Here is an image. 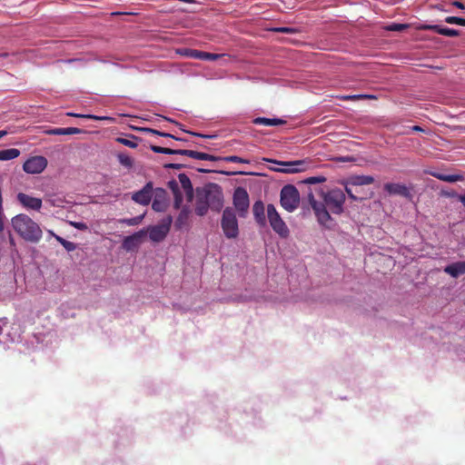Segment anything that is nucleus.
I'll use <instances>...</instances> for the list:
<instances>
[{
    "label": "nucleus",
    "instance_id": "46",
    "mask_svg": "<svg viewBox=\"0 0 465 465\" xmlns=\"http://www.w3.org/2000/svg\"><path fill=\"white\" fill-rule=\"evenodd\" d=\"M345 192L351 200H353V201L358 200V198L353 194V193L350 187L345 186Z\"/></svg>",
    "mask_w": 465,
    "mask_h": 465
},
{
    "label": "nucleus",
    "instance_id": "13",
    "mask_svg": "<svg viewBox=\"0 0 465 465\" xmlns=\"http://www.w3.org/2000/svg\"><path fill=\"white\" fill-rule=\"evenodd\" d=\"M181 54L185 55L187 57L200 59V60H209L215 61L220 58L222 55L218 54L207 53L203 51H199L195 49L184 48L179 52Z\"/></svg>",
    "mask_w": 465,
    "mask_h": 465
},
{
    "label": "nucleus",
    "instance_id": "43",
    "mask_svg": "<svg viewBox=\"0 0 465 465\" xmlns=\"http://www.w3.org/2000/svg\"><path fill=\"white\" fill-rule=\"evenodd\" d=\"M49 134L54 135H65V128H54L47 132Z\"/></svg>",
    "mask_w": 465,
    "mask_h": 465
},
{
    "label": "nucleus",
    "instance_id": "15",
    "mask_svg": "<svg viewBox=\"0 0 465 465\" xmlns=\"http://www.w3.org/2000/svg\"><path fill=\"white\" fill-rule=\"evenodd\" d=\"M252 213L256 223L261 227L267 224V215H265V206L262 201H256L252 205Z\"/></svg>",
    "mask_w": 465,
    "mask_h": 465
},
{
    "label": "nucleus",
    "instance_id": "37",
    "mask_svg": "<svg viewBox=\"0 0 465 465\" xmlns=\"http://www.w3.org/2000/svg\"><path fill=\"white\" fill-rule=\"evenodd\" d=\"M445 22L450 25H459L461 26H465V18H460L457 16H447L445 18Z\"/></svg>",
    "mask_w": 465,
    "mask_h": 465
},
{
    "label": "nucleus",
    "instance_id": "38",
    "mask_svg": "<svg viewBox=\"0 0 465 465\" xmlns=\"http://www.w3.org/2000/svg\"><path fill=\"white\" fill-rule=\"evenodd\" d=\"M343 100H359V99H375L374 95L370 94H356V95H346L342 97Z\"/></svg>",
    "mask_w": 465,
    "mask_h": 465
},
{
    "label": "nucleus",
    "instance_id": "53",
    "mask_svg": "<svg viewBox=\"0 0 465 465\" xmlns=\"http://www.w3.org/2000/svg\"><path fill=\"white\" fill-rule=\"evenodd\" d=\"M6 134V131H0V138L4 137Z\"/></svg>",
    "mask_w": 465,
    "mask_h": 465
},
{
    "label": "nucleus",
    "instance_id": "12",
    "mask_svg": "<svg viewBox=\"0 0 465 465\" xmlns=\"http://www.w3.org/2000/svg\"><path fill=\"white\" fill-rule=\"evenodd\" d=\"M153 183H147L140 191L134 193L132 199L142 205H148L153 198Z\"/></svg>",
    "mask_w": 465,
    "mask_h": 465
},
{
    "label": "nucleus",
    "instance_id": "44",
    "mask_svg": "<svg viewBox=\"0 0 465 465\" xmlns=\"http://www.w3.org/2000/svg\"><path fill=\"white\" fill-rule=\"evenodd\" d=\"M183 164H181V163H166L164 164V168L165 169H175V170H180L182 168H183Z\"/></svg>",
    "mask_w": 465,
    "mask_h": 465
},
{
    "label": "nucleus",
    "instance_id": "54",
    "mask_svg": "<svg viewBox=\"0 0 465 465\" xmlns=\"http://www.w3.org/2000/svg\"><path fill=\"white\" fill-rule=\"evenodd\" d=\"M4 230V220L0 221V232Z\"/></svg>",
    "mask_w": 465,
    "mask_h": 465
},
{
    "label": "nucleus",
    "instance_id": "16",
    "mask_svg": "<svg viewBox=\"0 0 465 465\" xmlns=\"http://www.w3.org/2000/svg\"><path fill=\"white\" fill-rule=\"evenodd\" d=\"M282 168L277 169L279 172L285 173H295L304 170L303 161H292V162H279Z\"/></svg>",
    "mask_w": 465,
    "mask_h": 465
},
{
    "label": "nucleus",
    "instance_id": "42",
    "mask_svg": "<svg viewBox=\"0 0 465 465\" xmlns=\"http://www.w3.org/2000/svg\"><path fill=\"white\" fill-rule=\"evenodd\" d=\"M71 225L74 226L75 229H78L81 231H85L88 229V226L86 225V223H81V222H72Z\"/></svg>",
    "mask_w": 465,
    "mask_h": 465
},
{
    "label": "nucleus",
    "instance_id": "5",
    "mask_svg": "<svg viewBox=\"0 0 465 465\" xmlns=\"http://www.w3.org/2000/svg\"><path fill=\"white\" fill-rule=\"evenodd\" d=\"M267 220L275 233L281 238L286 239L290 235V230L277 212L275 206L269 203L266 207Z\"/></svg>",
    "mask_w": 465,
    "mask_h": 465
},
{
    "label": "nucleus",
    "instance_id": "50",
    "mask_svg": "<svg viewBox=\"0 0 465 465\" xmlns=\"http://www.w3.org/2000/svg\"><path fill=\"white\" fill-rule=\"evenodd\" d=\"M458 200L465 206V194L458 195Z\"/></svg>",
    "mask_w": 465,
    "mask_h": 465
},
{
    "label": "nucleus",
    "instance_id": "36",
    "mask_svg": "<svg viewBox=\"0 0 465 465\" xmlns=\"http://www.w3.org/2000/svg\"><path fill=\"white\" fill-rule=\"evenodd\" d=\"M220 160L230 162V163H249V160L243 159L242 157L236 155H230L225 157H221Z\"/></svg>",
    "mask_w": 465,
    "mask_h": 465
},
{
    "label": "nucleus",
    "instance_id": "40",
    "mask_svg": "<svg viewBox=\"0 0 465 465\" xmlns=\"http://www.w3.org/2000/svg\"><path fill=\"white\" fill-rule=\"evenodd\" d=\"M325 180H326V178L323 176H312V177H309L306 180V183H310V184H314V183H323V182H325Z\"/></svg>",
    "mask_w": 465,
    "mask_h": 465
},
{
    "label": "nucleus",
    "instance_id": "11",
    "mask_svg": "<svg viewBox=\"0 0 465 465\" xmlns=\"http://www.w3.org/2000/svg\"><path fill=\"white\" fill-rule=\"evenodd\" d=\"M18 203L27 210L39 211L42 208V199L33 197L24 193H18L16 195Z\"/></svg>",
    "mask_w": 465,
    "mask_h": 465
},
{
    "label": "nucleus",
    "instance_id": "2",
    "mask_svg": "<svg viewBox=\"0 0 465 465\" xmlns=\"http://www.w3.org/2000/svg\"><path fill=\"white\" fill-rule=\"evenodd\" d=\"M15 232L25 241L36 243L43 237V232L33 219L25 213H19L11 219Z\"/></svg>",
    "mask_w": 465,
    "mask_h": 465
},
{
    "label": "nucleus",
    "instance_id": "41",
    "mask_svg": "<svg viewBox=\"0 0 465 465\" xmlns=\"http://www.w3.org/2000/svg\"><path fill=\"white\" fill-rule=\"evenodd\" d=\"M83 133H84V130L76 128V127H67V128H65V135L78 134H83Z\"/></svg>",
    "mask_w": 465,
    "mask_h": 465
},
{
    "label": "nucleus",
    "instance_id": "29",
    "mask_svg": "<svg viewBox=\"0 0 465 465\" xmlns=\"http://www.w3.org/2000/svg\"><path fill=\"white\" fill-rule=\"evenodd\" d=\"M150 149L156 153H164V154H179L180 155V150L181 149H173V148H167V147H162L158 145H151Z\"/></svg>",
    "mask_w": 465,
    "mask_h": 465
},
{
    "label": "nucleus",
    "instance_id": "35",
    "mask_svg": "<svg viewBox=\"0 0 465 465\" xmlns=\"http://www.w3.org/2000/svg\"><path fill=\"white\" fill-rule=\"evenodd\" d=\"M143 132H145L147 134H156V135H159V136H162V137H170V138H173V139H175V140H181L180 138H177V137H175L174 135H173L171 134L160 132V131H157V130H154V129H152V128H144Z\"/></svg>",
    "mask_w": 465,
    "mask_h": 465
},
{
    "label": "nucleus",
    "instance_id": "9",
    "mask_svg": "<svg viewBox=\"0 0 465 465\" xmlns=\"http://www.w3.org/2000/svg\"><path fill=\"white\" fill-rule=\"evenodd\" d=\"M47 166V160L44 156H32L23 164V170L31 174L42 173Z\"/></svg>",
    "mask_w": 465,
    "mask_h": 465
},
{
    "label": "nucleus",
    "instance_id": "3",
    "mask_svg": "<svg viewBox=\"0 0 465 465\" xmlns=\"http://www.w3.org/2000/svg\"><path fill=\"white\" fill-rule=\"evenodd\" d=\"M200 193L210 205V209L220 212L223 206V193L220 185L210 183L203 189L199 190Z\"/></svg>",
    "mask_w": 465,
    "mask_h": 465
},
{
    "label": "nucleus",
    "instance_id": "8",
    "mask_svg": "<svg viewBox=\"0 0 465 465\" xmlns=\"http://www.w3.org/2000/svg\"><path fill=\"white\" fill-rule=\"evenodd\" d=\"M233 205L237 210L240 217H246L248 213L250 200L247 191L242 187H237L233 193Z\"/></svg>",
    "mask_w": 465,
    "mask_h": 465
},
{
    "label": "nucleus",
    "instance_id": "48",
    "mask_svg": "<svg viewBox=\"0 0 465 465\" xmlns=\"http://www.w3.org/2000/svg\"><path fill=\"white\" fill-rule=\"evenodd\" d=\"M189 134H191L193 136L203 137V138H213V137H214V135H206V134H202L194 133V132H189Z\"/></svg>",
    "mask_w": 465,
    "mask_h": 465
},
{
    "label": "nucleus",
    "instance_id": "6",
    "mask_svg": "<svg viewBox=\"0 0 465 465\" xmlns=\"http://www.w3.org/2000/svg\"><path fill=\"white\" fill-rule=\"evenodd\" d=\"M280 203L282 208L292 213L300 203V193L297 188L292 184H287L281 191Z\"/></svg>",
    "mask_w": 465,
    "mask_h": 465
},
{
    "label": "nucleus",
    "instance_id": "1",
    "mask_svg": "<svg viewBox=\"0 0 465 465\" xmlns=\"http://www.w3.org/2000/svg\"><path fill=\"white\" fill-rule=\"evenodd\" d=\"M322 202L315 200L312 193H309L308 200L314 211L318 222L322 225H327L331 221L330 212L333 214H341L343 212L345 203V193L339 188L321 192Z\"/></svg>",
    "mask_w": 465,
    "mask_h": 465
},
{
    "label": "nucleus",
    "instance_id": "18",
    "mask_svg": "<svg viewBox=\"0 0 465 465\" xmlns=\"http://www.w3.org/2000/svg\"><path fill=\"white\" fill-rule=\"evenodd\" d=\"M422 29L432 31L440 35L449 37H456L460 35V32L458 30L448 27H441L438 25H425L422 26Z\"/></svg>",
    "mask_w": 465,
    "mask_h": 465
},
{
    "label": "nucleus",
    "instance_id": "52",
    "mask_svg": "<svg viewBox=\"0 0 465 465\" xmlns=\"http://www.w3.org/2000/svg\"><path fill=\"white\" fill-rule=\"evenodd\" d=\"M198 172H200V173H210V172H211V170L202 169V168H201V169H198Z\"/></svg>",
    "mask_w": 465,
    "mask_h": 465
},
{
    "label": "nucleus",
    "instance_id": "47",
    "mask_svg": "<svg viewBox=\"0 0 465 465\" xmlns=\"http://www.w3.org/2000/svg\"><path fill=\"white\" fill-rule=\"evenodd\" d=\"M451 5H452L453 6H456V7H457V8H459V9H461V10L465 9V5H464V4H463V3H461V2H460V1H453V2L451 3Z\"/></svg>",
    "mask_w": 465,
    "mask_h": 465
},
{
    "label": "nucleus",
    "instance_id": "14",
    "mask_svg": "<svg viewBox=\"0 0 465 465\" xmlns=\"http://www.w3.org/2000/svg\"><path fill=\"white\" fill-rule=\"evenodd\" d=\"M145 235V232L141 230L130 236H126L123 240L122 246L126 251H133L140 245L143 237Z\"/></svg>",
    "mask_w": 465,
    "mask_h": 465
},
{
    "label": "nucleus",
    "instance_id": "45",
    "mask_svg": "<svg viewBox=\"0 0 465 465\" xmlns=\"http://www.w3.org/2000/svg\"><path fill=\"white\" fill-rule=\"evenodd\" d=\"M406 27H407V25H403V24H393V25H391L390 26V30H392V31H401V30H403Z\"/></svg>",
    "mask_w": 465,
    "mask_h": 465
},
{
    "label": "nucleus",
    "instance_id": "17",
    "mask_svg": "<svg viewBox=\"0 0 465 465\" xmlns=\"http://www.w3.org/2000/svg\"><path fill=\"white\" fill-rule=\"evenodd\" d=\"M384 190L393 195H401L406 198L411 197L410 190L401 183H388L384 184Z\"/></svg>",
    "mask_w": 465,
    "mask_h": 465
},
{
    "label": "nucleus",
    "instance_id": "27",
    "mask_svg": "<svg viewBox=\"0 0 465 465\" xmlns=\"http://www.w3.org/2000/svg\"><path fill=\"white\" fill-rule=\"evenodd\" d=\"M430 175L447 183H456L463 180L460 174H443L438 172H426Z\"/></svg>",
    "mask_w": 465,
    "mask_h": 465
},
{
    "label": "nucleus",
    "instance_id": "22",
    "mask_svg": "<svg viewBox=\"0 0 465 465\" xmlns=\"http://www.w3.org/2000/svg\"><path fill=\"white\" fill-rule=\"evenodd\" d=\"M178 178L182 187L185 192L188 201L191 202L193 198V188L190 178L185 173H180Z\"/></svg>",
    "mask_w": 465,
    "mask_h": 465
},
{
    "label": "nucleus",
    "instance_id": "21",
    "mask_svg": "<svg viewBox=\"0 0 465 465\" xmlns=\"http://www.w3.org/2000/svg\"><path fill=\"white\" fill-rule=\"evenodd\" d=\"M168 187L171 189V191L173 193L174 201H173V208L175 210H178L181 208L183 196V193L179 188V184L175 180H172L168 182Z\"/></svg>",
    "mask_w": 465,
    "mask_h": 465
},
{
    "label": "nucleus",
    "instance_id": "7",
    "mask_svg": "<svg viewBox=\"0 0 465 465\" xmlns=\"http://www.w3.org/2000/svg\"><path fill=\"white\" fill-rule=\"evenodd\" d=\"M173 223L172 215H167L162 222L148 229L149 238L154 242H160L167 236Z\"/></svg>",
    "mask_w": 465,
    "mask_h": 465
},
{
    "label": "nucleus",
    "instance_id": "31",
    "mask_svg": "<svg viewBox=\"0 0 465 465\" xmlns=\"http://www.w3.org/2000/svg\"><path fill=\"white\" fill-rule=\"evenodd\" d=\"M66 115L76 117V118H84V119H92L96 121H104L108 120L109 117L106 116H97L94 114H75V113H67Z\"/></svg>",
    "mask_w": 465,
    "mask_h": 465
},
{
    "label": "nucleus",
    "instance_id": "33",
    "mask_svg": "<svg viewBox=\"0 0 465 465\" xmlns=\"http://www.w3.org/2000/svg\"><path fill=\"white\" fill-rule=\"evenodd\" d=\"M143 214L138 215L133 218L121 219L119 223L126 224L128 226L138 225L143 219Z\"/></svg>",
    "mask_w": 465,
    "mask_h": 465
},
{
    "label": "nucleus",
    "instance_id": "20",
    "mask_svg": "<svg viewBox=\"0 0 465 465\" xmlns=\"http://www.w3.org/2000/svg\"><path fill=\"white\" fill-rule=\"evenodd\" d=\"M444 272L453 278H458L465 273V261L456 262L447 265L444 268Z\"/></svg>",
    "mask_w": 465,
    "mask_h": 465
},
{
    "label": "nucleus",
    "instance_id": "23",
    "mask_svg": "<svg viewBox=\"0 0 465 465\" xmlns=\"http://www.w3.org/2000/svg\"><path fill=\"white\" fill-rule=\"evenodd\" d=\"M374 183V178L371 175H353L349 178L348 184L353 186L368 185Z\"/></svg>",
    "mask_w": 465,
    "mask_h": 465
},
{
    "label": "nucleus",
    "instance_id": "24",
    "mask_svg": "<svg viewBox=\"0 0 465 465\" xmlns=\"http://www.w3.org/2000/svg\"><path fill=\"white\" fill-rule=\"evenodd\" d=\"M210 208V205L197 190V198L195 203V213L198 216H204Z\"/></svg>",
    "mask_w": 465,
    "mask_h": 465
},
{
    "label": "nucleus",
    "instance_id": "51",
    "mask_svg": "<svg viewBox=\"0 0 465 465\" xmlns=\"http://www.w3.org/2000/svg\"><path fill=\"white\" fill-rule=\"evenodd\" d=\"M446 195H448V196H450V197H454V196H456V197L458 198V195H459V194H457L456 193L452 192V193H446Z\"/></svg>",
    "mask_w": 465,
    "mask_h": 465
},
{
    "label": "nucleus",
    "instance_id": "30",
    "mask_svg": "<svg viewBox=\"0 0 465 465\" xmlns=\"http://www.w3.org/2000/svg\"><path fill=\"white\" fill-rule=\"evenodd\" d=\"M52 235L54 237V239L63 245V247L67 251V252H73L76 249V245L74 242H69L65 239H64L63 237L59 236V235H56L54 233L52 232Z\"/></svg>",
    "mask_w": 465,
    "mask_h": 465
},
{
    "label": "nucleus",
    "instance_id": "32",
    "mask_svg": "<svg viewBox=\"0 0 465 465\" xmlns=\"http://www.w3.org/2000/svg\"><path fill=\"white\" fill-rule=\"evenodd\" d=\"M119 163L127 168H132L134 165V160L126 153H119L117 155Z\"/></svg>",
    "mask_w": 465,
    "mask_h": 465
},
{
    "label": "nucleus",
    "instance_id": "34",
    "mask_svg": "<svg viewBox=\"0 0 465 465\" xmlns=\"http://www.w3.org/2000/svg\"><path fill=\"white\" fill-rule=\"evenodd\" d=\"M136 140H137V138L135 136H132V139L122 138V137H119L116 139V141L118 143H120L121 144H124L129 148H136L138 146Z\"/></svg>",
    "mask_w": 465,
    "mask_h": 465
},
{
    "label": "nucleus",
    "instance_id": "4",
    "mask_svg": "<svg viewBox=\"0 0 465 465\" xmlns=\"http://www.w3.org/2000/svg\"><path fill=\"white\" fill-rule=\"evenodd\" d=\"M221 227L227 239H236L239 235V225L235 212L231 207H226L222 215Z\"/></svg>",
    "mask_w": 465,
    "mask_h": 465
},
{
    "label": "nucleus",
    "instance_id": "26",
    "mask_svg": "<svg viewBox=\"0 0 465 465\" xmlns=\"http://www.w3.org/2000/svg\"><path fill=\"white\" fill-rule=\"evenodd\" d=\"M285 123L286 121L280 118L256 117L252 120V124H254L266 126L282 125Z\"/></svg>",
    "mask_w": 465,
    "mask_h": 465
},
{
    "label": "nucleus",
    "instance_id": "49",
    "mask_svg": "<svg viewBox=\"0 0 465 465\" xmlns=\"http://www.w3.org/2000/svg\"><path fill=\"white\" fill-rule=\"evenodd\" d=\"M411 129L414 132H423V129L419 125H414V126L411 127Z\"/></svg>",
    "mask_w": 465,
    "mask_h": 465
},
{
    "label": "nucleus",
    "instance_id": "25",
    "mask_svg": "<svg viewBox=\"0 0 465 465\" xmlns=\"http://www.w3.org/2000/svg\"><path fill=\"white\" fill-rule=\"evenodd\" d=\"M190 213L191 210L189 206L185 205L181 209L174 223L176 229L180 230L187 224Z\"/></svg>",
    "mask_w": 465,
    "mask_h": 465
},
{
    "label": "nucleus",
    "instance_id": "10",
    "mask_svg": "<svg viewBox=\"0 0 465 465\" xmlns=\"http://www.w3.org/2000/svg\"><path fill=\"white\" fill-rule=\"evenodd\" d=\"M168 207V194L164 189L156 188L153 192L152 208L153 211L162 213Z\"/></svg>",
    "mask_w": 465,
    "mask_h": 465
},
{
    "label": "nucleus",
    "instance_id": "19",
    "mask_svg": "<svg viewBox=\"0 0 465 465\" xmlns=\"http://www.w3.org/2000/svg\"><path fill=\"white\" fill-rule=\"evenodd\" d=\"M180 155H186L193 159L203 160V161H219L221 157L214 156L206 153L193 151V150H180Z\"/></svg>",
    "mask_w": 465,
    "mask_h": 465
},
{
    "label": "nucleus",
    "instance_id": "39",
    "mask_svg": "<svg viewBox=\"0 0 465 465\" xmlns=\"http://www.w3.org/2000/svg\"><path fill=\"white\" fill-rule=\"evenodd\" d=\"M273 32L283 33V34H295L298 32L296 28L293 27H275L272 28Z\"/></svg>",
    "mask_w": 465,
    "mask_h": 465
},
{
    "label": "nucleus",
    "instance_id": "28",
    "mask_svg": "<svg viewBox=\"0 0 465 465\" xmlns=\"http://www.w3.org/2000/svg\"><path fill=\"white\" fill-rule=\"evenodd\" d=\"M20 155V151L15 148L5 149L0 151V161H8Z\"/></svg>",
    "mask_w": 465,
    "mask_h": 465
}]
</instances>
